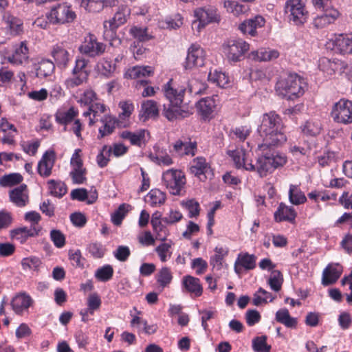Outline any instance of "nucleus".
Wrapping results in <instances>:
<instances>
[{
  "label": "nucleus",
  "mask_w": 352,
  "mask_h": 352,
  "mask_svg": "<svg viewBox=\"0 0 352 352\" xmlns=\"http://www.w3.org/2000/svg\"><path fill=\"white\" fill-rule=\"evenodd\" d=\"M106 45L104 44L98 42L94 35L89 34L85 38L84 43L79 47V50L82 53L94 57L103 54Z\"/></svg>",
  "instance_id": "ddd939ff"
},
{
  "label": "nucleus",
  "mask_w": 352,
  "mask_h": 352,
  "mask_svg": "<svg viewBox=\"0 0 352 352\" xmlns=\"http://www.w3.org/2000/svg\"><path fill=\"white\" fill-rule=\"evenodd\" d=\"M224 7L227 10L234 15L245 13L248 10V8L245 5L239 3L235 1H226Z\"/></svg>",
  "instance_id": "a18cd8bd"
},
{
  "label": "nucleus",
  "mask_w": 352,
  "mask_h": 352,
  "mask_svg": "<svg viewBox=\"0 0 352 352\" xmlns=\"http://www.w3.org/2000/svg\"><path fill=\"white\" fill-rule=\"evenodd\" d=\"M289 199L292 204L300 205L306 202L307 197L297 186L291 185L289 190Z\"/></svg>",
  "instance_id": "f704fd0d"
},
{
  "label": "nucleus",
  "mask_w": 352,
  "mask_h": 352,
  "mask_svg": "<svg viewBox=\"0 0 352 352\" xmlns=\"http://www.w3.org/2000/svg\"><path fill=\"white\" fill-rule=\"evenodd\" d=\"M306 0H287L289 8V23L296 26H302L306 23L309 13L305 9Z\"/></svg>",
  "instance_id": "0eeeda50"
},
{
  "label": "nucleus",
  "mask_w": 352,
  "mask_h": 352,
  "mask_svg": "<svg viewBox=\"0 0 352 352\" xmlns=\"http://www.w3.org/2000/svg\"><path fill=\"white\" fill-rule=\"evenodd\" d=\"M12 221L11 213L5 210L0 211V230L9 228Z\"/></svg>",
  "instance_id": "0e129e2a"
},
{
  "label": "nucleus",
  "mask_w": 352,
  "mask_h": 352,
  "mask_svg": "<svg viewBox=\"0 0 352 352\" xmlns=\"http://www.w3.org/2000/svg\"><path fill=\"white\" fill-rule=\"evenodd\" d=\"M113 275V268L110 265H105L99 267L95 272L96 278L101 282H107Z\"/></svg>",
  "instance_id": "ea45409f"
},
{
  "label": "nucleus",
  "mask_w": 352,
  "mask_h": 352,
  "mask_svg": "<svg viewBox=\"0 0 352 352\" xmlns=\"http://www.w3.org/2000/svg\"><path fill=\"white\" fill-rule=\"evenodd\" d=\"M162 180L170 194L179 195L186 184V178L181 170H168L163 173Z\"/></svg>",
  "instance_id": "6e6552de"
},
{
  "label": "nucleus",
  "mask_w": 352,
  "mask_h": 352,
  "mask_svg": "<svg viewBox=\"0 0 352 352\" xmlns=\"http://www.w3.org/2000/svg\"><path fill=\"white\" fill-rule=\"evenodd\" d=\"M228 153L232 157L236 168L243 167L247 170L254 171L255 166L252 162H248L247 155L243 151H230Z\"/></svg>",
  "instance_id": "4be33fe9"
},
{
  "label": "nucleus",
  "mask_w": 352,
  "mask_h": 352,
  "mask_svg": "<svg viewBox=\"0 0 352 352\" xmlns=\"http://www.w3.org/2000/svg\"><path fill=\"white\" fill-rule=\"evenodd\" d=\"M26 188L27 186L25 184H21L19 187L10 190V201L14 203L18 206H25L28 199V196L25 195L23 194V192L26 190Z\"/></svg>",
  "instance_id": "7c9ffc66"
},
{
  "label": "nucleus",
  "mask_w": 352,
  "mask_h": 352,
  "mask_svg": "<svg viewBox=\"0 0 352 352\" xmlns=\"http://www.w3.org/2000/svg\"><path fill=\"white\" fill-rule=\"evenodd\" d=\"M259 312L255 309H249L245 314L246 322L249 326H253L261 320Z\"/></svg>",
  "instance_id": "e2e57ef3"
},
{
  "label": "nucleus",
  "mask_w": 352,
  "mask_h": 352,
  "mask_svg": "<svg viewBox=\"0 0 352 352\" xmlns=\"http://www.w3.org/2000/svg\"><path fill=\"white\" fill-rule=\"evenodd\" d=\"M323 13L314 19L313 24L316 28H322L333 23L338 16L339 12L335 9L322 10Z\"/></svg>",
  "instance_id": "6ab92c4d"
},
{
  "label": "nucleus",
  "mask_w": 352,
  "mask_h": 352,
  "mask_svg": "<svg viewBox=\"0 0 352 352\" xmlns=\"http://www.w3.org/2000/svg\"><path fill=\"white\" fill-rule=\"evenodd\" d=\"M33 303L32 298L25 294L16 295L12 300V309L16 314H21L22 312L28 309Z\"/></svg>",
  "instance_id": "aec40b11"
},
{
  "label": "nucleus",
  "mask_w": 352,
  "mask_h": 352,
  "mask_svg": "<svg viewBox=\"0 0 352 352\" xmlns=\"http://www.w3.org/2000/svg\"><path fill=\"white\" fill-rule=\"evenodd\" d=\"M50 193L58 197H62L67 192V186L64 182H56L54 179L48 181Z\"/></svg>",
  "instance_id": "79ce46f5"
},
{
  "label": "nucleus",
  "mask_w": 352,
  "mask_h": 352,
  "mask_svg": "<svg viewBox=\"0 0 352 352\" xmlns=\"http://www.w3.org/2000/svg\"><path fill=\"white\" fill-rule=\"evenodd\" d=\"M52 55L58 67H65L69 61L68 52L60 46H56L52 52Z\"/></svg>",
  "instance_id": "72a5a7b5"
},
{
  "label": "nucleus",
  "mask_w": 352,
  "mask_h": 352,
  "mask_svg": "<svg viewBox=\"0 0 352 352\" xmlns=\"http://www.w3.org/2000/svg\"><path fill=\"white\" fill-rule=\"evenodd\" d=\"M112 153V148L111 147L108 148L107 146L104 145L100 152V153L97 155V164L100 168L105 167L109 161V157Z\"/></svg>",
  "instance_id": "5fc2aeb1"
},
{
  "label": "nucleus",
  "mask_w": 352,
  "mask_h": 352,
  "mask_svg": "<svg viewBox=\"0 0 352 352\" xmlns=\"http://www.w3.org/2000/svg\"><path fill=\"white\" fill-rule=\"evenodd\" d=\"M46 16L52 24L64 25L73 23L76 19V14L70 6L59 3L52 7Z\"/></svg>",
  "instance_id": "39448f33"
},
{
  "label": "nucleus",
  "mask_w": 352,
  "mask_h": 352,
  "mask_svg": "<svg viewBox=\"0 0 352 352\" xmlns=\"http://www.w3.org/2000/svg\"><path fill=\"white\" fill-rule=\"evenodd\" d=\"M153 74V69L150 66H135L129 69L125 74L126 76L136 79L142 77L150 76Z\"/></svg>",
  "instance_id": "2f4dec72"
},
{
  "label": "nucleus",
  "mask_w": 352,
  "mask_h": 352,
  "mask_svg": "<svg viewBox=\"0 0 352 352\" xmlns=\"http://www.w3.org/2000/svg\"><path fill=\"white\" fill-rule=\"evenodd\" d=\"M87 250L94 258H102L105 253V249L103 248V245L97 242L89 244Z\"/></svg>",
  "instance_id": "13d9d810"
},
{
  "label": "nucleus",
  "mask_w": 352,
  "mask_h": 352,
  "mask_svg": "<svg viewBox=\"0 0 352 352\" xmlns=\"http://www.w3.org/2000/svg\"><path fill=\"white\" fill-rule=\"evenodd\" d=\"M286 163V157L280 155L278 153L276 155H262L258 157L255 166V170L260 177H265L272 170Z\"/></svg>",
  "instance_id": "423d86ee"
},
{
  "label": "nucleus",
  "mask_w": 352,
  "mask_h": 352,
  "mask_svg": "<svg viewBox=\"0 0 352 352\" xmlns=\"http://www.w3.org/2000/svg\"><path fill=\"white\" fill-rule=\"evenodd\" d=\"M131 14L130 8L126 6H121L114 14V16L109 20L103 23V36L106 41H113L116 37L118 28L127 21V18Z\"/></svg>",
  "instance_id": "7ed1b4c3"
},
{
  "label": "nucleus",
  "mask_w": 352,
  "mask_h": 352,
  "mask_svg": "<svg viewBox=\"0 0 352 352\" xmlns=\"http://www.w3.org/2000/svg\"><path fill=\"white\" fill-rule=\"evenodd\" d=\"M222 48L228 60L236 63L244 58L245 53L250 49V45L241 38H230L223 43Z\"/></svg>",
  "instance_id": "20e7f679"
},
{
  "label": "nucleus",
  "mask_w": 352,
  "mask_h": 352,
  "mask_svg": "<svg viewBox=\"0 0 352 352\" xmlns=\"http://www.w3.org/2000/svg\"><path fill=\"white\" fill-rule=\"evenodd\" d=\"M210 167L208 166L206 162V159L201 157H197L193 160V164L190 167V172L194 174L195 176L199 177L201 180L203 179L201 177V175H204V178H206V173Z\"/></svg>",
  "instance_id": "473e14b6"
},
{
  "label": "nucleus",
  "mask_w": 352,
  "mask_h": 352,
  "mask_svg": "<svg viewBox=\"0 0 352 352\" xmlns=\"http://www.w3.org/2000/svg\"><path fill=\"white\" fill-rule=\"evenodd\" d=\"M87 169L85 168H73L69 175L72 179L73 183L76 184H82L87 180L86 177Z\"/></svg>",
  "instance_id": "09e8293b"
},
{
  "label": "nucleus",
  "mask_w": 352,
  "mask_h": 352,
  "mask_svg": "<svg viewBox=\"0 0 352 352\" xmlns=\"http://www.w3.org/2000/svg\"><path fill=\"white\" fill-rule=\"evenodd\" d=\"M131 34L136 39V43H143L152 39L153 36L148 34L147 28L134 26L130 30Z\"/></svg>",
  "instance_id": "a19ab883"
},
{
  "label": "nucleus",
  "mask_w": 352,
  "mask_h": 352,
  "mask_svg": "<svg viewBox=\"0 0 352 352\" xmlns=\"http://www.w3.org/2000/svg\"><path fill=\"white\" fill-rule=\"evenodd\" d=\"M50 238L54 245L58 248L63 247L65 244V235L59 230H51Z\"/></svg>",
  "instance_id": "bf43d9fd"
},
{
  "label": "nucleus",
  "mask_w": 352,
  "mask_h": 352,
  "mask_svg": "<svg viewBox=\"0 0 352 352\" xmlns=\"http://www.w3.org/2000/svg\"><path fill=\"white\" fill-rule=\"evenodd\" d=\"M194 13L197 19L201 21L204 25H208L210 23H219L221 19L220 15L217 12V9L212 6L198 8L195 10Z\"/></svg>",
  "instance_id": "4468645a"
},
{
  "label": "nucleus",
  "mask_w": 352,
  "mask_h": 352,
  "mask_svg": "<svg viewBox=\"0 0 352 352\" xmlns=\"http://www.w3.org/2000/svg\"><path fill=\"white\" fill-rule=\"evenodd\" d=\"M170 248L171 244L166 243H162L155 248V252L162 262H166L167 257L168 256L170 258L171 256L172 252H170Z\"/></svg>",
  "instance_id": "4d7b16f0"
},
{
  "label": "nucleus",
  "mask_w": 352,
  "mask_h": 352,
  "mask_svg": "<svg viewBox=\"0 0 352 352\" xmlns=\"http://www.w3.org/2000/svg\"><path fill=\"white\" fill-rule=\"evenodd\" d=\"M236 260L239 261L240 265L247 270H253L256 267V257L254 254L241 253L238 255Z\"/></svg>",
  "instance_id": "58836bf2"
},
{
  "label": "nucleus",
  "mask_w": 352,
  "mask_h": 352,
  "mask_svg": "<svg viewBox=\"0 0 352 352\" xmlns=\"http://www.w3.org/2000/svg\"><path fill=\"white\" fill-rule=\"evenodd\" d=\"M87 60L83 58L76 60V65L72 71L73 77L66 80L67 87L74 88L87 80L89 74L87 69Z\"/></svg>",
  "instance_id": "9b49d317"
},
{
  "label": "nucleus",
  "mask_w": 352,
  "mask_h": 352,
  "mask_svg": "<svg viewBox=\"0 0 352 352\" xmlns=\"http://www.w3.org/2000/svg\"><path fill=\"white\" fill-rule=\"evenodd\" d=\"M42 228L41 226L20 227L10 231V236L20 240L21 243H25L29 237H34L39 235Z\"/></svg>",
  "instance_id": "a211bd4d"
},
{
  "label": "nucleus",
  "mask_w": 352,
  "mask_h": 352,
  "mask_svg": "<svg viewBox=\"0 0 352 352\" xmlns=\"http://www.w3.org/2000/svg\"><path fill=\"white\" fill-rule=\"evenodd\" d=\"M152 206H160L164 204L166 196L165 192L159 189H152L147 195Z\"/></svg>",
  "instance_id": "37998d69"
},
{
  "label": "nucleus",
  "mask_w": 352,
  "mask_h": 352,
  "mask_svg": "<svg viewBox=\"0 0 352 352\" xmlns=\"http://www.w3.org/2000/svg\"><path fill=\"white\" fill-rule=\"evenodd\" d=\"M41 264V261L39 258L36 256H31L24 258L21 261V265L23 269L26 270H38L39 266Z\"/></svg>",
  "instance_id": "864d4df0"
},
{
  "label": "nucleus",
  "mask_w": 352,
  "mask_h": 352,
  "mask_svg": "<svg viewBox=\"0 0 352 352\" xmlns=\"http://www.w3.org/2000/svg\"><path fill=\"white\" fill-rule=\"evenodd\" d=\"M204 65V50L198 45L192 44L188 48L184 67L186 69Z\"/></svg>",
  "instance_id": "f8f14e48"
},
{
  "label": "nucleus",
  "mask_w": 352,
  "mask_h": 352,
  "mask_svg": "<svg viewBox=\"0 0 352 352\" xmlns=\"http://www.w3.org/2000/svg\"><path fill=\"white\" fill-rule=\"evenodd\" d=\"M129 206L125 204H121L118 210H116L114 213L111 215V221L116 226H119L122 223L123 219L124 218L126 214L128 212V210L126 209V207Z\"/></svg>",
  "instance_id": "603ef678"
},
{
  "label": "nucleus",
  "mask_w": 352,
  "mask_h": 352,
  "mask_svg": "<svg viewBox=\"0 0 352 352\" xmlns=\"http://www.w3.org/2000/svg\"><path fill=\"white\" fill-rule=\"evenodd\" d=\"M183 287L190 293H193L196 296H200L202 294L203 289L198 278L188 275L183 278Z\"/></svg>",
  "instance_id": "a878e982"
},
{
  "label": "nucleus",
  "mask_w": 352,
  "mask_h": 352,
  "mask_svg": "<svg viewBox=\"0 0 352 352\" xmlns=\"http://www.w3.org/2000/svg\"><path fill=\"white\" fill-rule=\"evenodd\" d=\"M279 53L276 50H267L261 48L251 52L248 58L256 61H269L278 57Z\"/></svg>",
  "instance_id": "5701e85b"
},
{
  "label": "nucleus",
  "mask_w": 352,
  "mask_h": 352,
  "mask_svg": "<svg viewBox=\"0 0 352 352\" xmlns=\"http://www.w3.org/2000/svg\"><path fill=\"white\" fill-rule=\"evenodd\" d=\"M77 115L78 111H76L73 107H72L67 111L57 112L55 117L58 123L66 126L70 123Z\"/></svg>",
  "instance_id": "4c0bfd02"
},
{
  "label": "nucleus",
  "mask_w": 352,
  "mask_h": 352,
  "mask_svg": "<svg viewBox=\"0 0 352 352\" xmlns=\"http://www.w3.org/2000/svg\"><path fill=\"white\" fill-rule=\"evenodd\" d=\"M307 83L305 79L296 73L287 74V101L302 96Z\"/></svg>",
  "instance_id": "9d476101"
},
{
  "label": "nucleus",
  "mask_w": 352,
  "mask_h": 352,
  "mask_svg": "<svg viewBox=\"0 0 352 352\" xmlns=\"http://www.w3.org/2000/svg\"><path fill=\"white\" fill-rule=\"evenodd\" d=\"M302 131L307 135L316 136L320 133L321 124L319 122L307 121L302 126Z\"/></svg>",
  "instance_id": "3c124183"
},
{
  "label": "nucleus",
  "mask_w": 352,
  "mask_h": 352,
  "mask_svg": "<svg viewBox=\"0 0 352 352\" xmlns=\"http://www.w3.org/2000/svg\"><path fill=\"white\" fill-rule=\"evenodd\" d=\"M331 116L336 122L345 124L351 123L352 102L341 99L335 103L331 111Z\"/></svg>",
  "instance_id": "1a4fd4ad"
},
{
  "label": "nucleus",
  "mask_w": 352,
  "mask_h": 352,
  "mask_svg": "<svg viewBox=\"0 0 352 352\" xmlns=\"http://www.w3.org/2000/svg\"><path fill=\"white\" fill-rule=\"evenodd\" d=\"M3 19L10 28L12 34L19 35L23 32V23L20 19L12 15L9 12H6L3 16Z\"/></svg>",
  "instance_id": "cd10ccee"
},
{
  "label": "nucleus",
  "mask_w": 352,
  "mask_h": 352,
  "mask_svg": "<svg viewBox=\"0 0 352 352\" xmlns=\"http://www.w3.org/2000/svg\"><path fill=\"white\" fill-rule=\"evenodd\" d=\"M69 257L70 260L75 263H73L74 265L80 268L84 267V263L82 261H85V259L82 257L81 252L80 250H77L74 252H73L72 250H69Z\"/></svg>",
  "instance_id": "338daca9"
},
{
  "label": "nucleus",
  "mask_w": 352,
  "mask_h": 352,
  "mask_svg": "<svg viewBox=\"0 0 352 352\" xmlns=\"http://www.w3.org/2000/svg\"><path fill=\"white\" fill-rule=\"evenodd\" d=\"M283 283V274L278 270H272L268 280V283L272 289L278 292Z\"/></svg>",
  "instance_id": "c03bdc74"
},
{
  "label": "nucleus",
  "mask_w": 352,
  "mask_h": 352,
  "mask_svg": "<svg viewBox=\"0 0 352 352\" xmlns=\"http://www.w3.org/2000/svg\"><path fill=\"white\" fill-rule=\"evenodd\" d=\"M29 50L24 42L16 47L12 56L9 57V60L16 65H20L27 61L29 56Z\"/></svg>",
  "instance_id": "bb28decb"
},
{
  "label": "nucleus",
  "mask_w": 352,
  "mask_h": 352,
  "mask_svg": "<svg viewBox=\"0 0 352 352\" xmlns=\"http://www.w3.org/2000/svg\"><path fill=\"white\" fill-rule=\"evenodd\" d=\"M101 305V300L100 296L94 293L89 295L87 298V311H89L90 314H94V311L98 309Z\"/></svg>",
  "instance_id": "6e6d98bb"
},
{
  "label": "nucleus",
  "mask_w": 352,
  "mask_h": 352,
  "mask_svg": "<svg viewBox=\"0 0 352 352\" xmlns=\"http://www.w3.org/2000/svg\"><path fill=\"white\" fill-rule=\"evenodd\" d=\"M173 149L179 155L194 156L197 151V142L178 140L173 144Z\"/></svg>",
  "instance_id": "b1692460"
},
{
  "label": "nucleus",
  "mask_w": 352,
  "mask_h": 352,
  "mask_svg": "<svg viewBox=\"0 0 352 352\" xmlns=\"http://www.w3.org/2000/svg\"><path fill=\"white\" fill-rule=\"evenodd\" d=\"M54 164V152L46 151L38 163V173L43 177H47L52 174Z\"/></svg>",
  "instance_id": "f3484780"
},
{
  "label": "nucleus",
  "mask_w": 352,
  "mask_h": 352,
  "mask_svg": "<svg viewBox=\"0 0 352 352\" xmlns=\"http://www.w3.org/2000/svg\"><path fill=\"white\" fill-rule=\"evenodd\" d=\"M54 63L47 59H43L39 63L36 69V76L38 77H47L50 76L54 71Z\"/></svg>",
  "instance_id": "c9c22d12"
},
{
  "label": "nucleus",
  "mask_w": 352,
  "mask_h": 352,
  "mask_svg": "<svg viewBox=\"0 0 352 352\" xmlns=\"http://www.w3.org/2000/svg\"><path fill=\"white\" fill-rule=\"evenodd\" d=\"M258 132L263 138L261 147L280 146L286 142L285 128L280 117L274 111L265 113Z\"/></svg>",
  "instance_id": "f257e3e1"
},
{
  "label": "nucleus",
  "mask_w": 352,
  "mask_h": 352,
  "mask_svg": "<svg viewBox=\"0 0 352 352\" xmlns=\"http://www.w3.org/2000/svg\"><path fill=\"white\" fill-rule=\"evenodd\" d=\"M184 205L189 212V217H195L199 214V204L195 199L188 200Z\"/></svg>",
  "instance_id": "680f3d73"
},
{
  "label": "nucleus",
  "mask_w": 352,
  "mask_h": 352,
  "mask_svg": "<svg viewBox=\"0 0 352 352\" xmlns=\"http://www.w3.org/2000/svg\"><path fill=\"white\" fill-rule=\"evenodd\" d=\"M172 79L165 85V96L169 100L170 103L164 105V116L170 121L178 119L179 118H185L189 115L188 110L182 109L188 104L184 99V95L186 89L184 87H178L173 88L170 87Z\"/></svg>",
  "instance_id": "f03ea898"
},
{
  "label": "nucleus",
  "mask_w": 352,
  "mask_h": 352,
  "mask_svg": "<svg viewBox=\"0 0 352 352\" xmlns=\"http://www.w3.org/2000/svg\"><path fill=\"white\" fill-rule=\"evenodd\" d=\"M82 5L90 12H99L104 7L116 6L115 0H82Z\"/></svg>",
  "instance_id": "412c9836"
},
{
  "label": "nucleus",
  "mask_w": 352,
  "mask_h": 352,
  "mask_svg": "<svg viewBox=\"0 0 352 352\" xmlns=\"http://www.w3.org/2000/svg\"><path fill=\"white\" fill-rule=\"evenodd\" d=\"M336 159V153L332 151H327L323 155L318 157L319 164L324 167L329 165L331 162H334Z\"/></svg>",
  "instance_id": "774afa93"
},
{
  "label": "nucleus",
  "mask_w": 352,
  "mask_h": 352,
  "mask_svg": "<svg viewBox=\"0 0 352 352\" xmlns=\"http://www.w3.org/2000/svg\"><path fill=\"white\" fill-rule=\"evenodd\" d=\"M334 50L340 54H351L352 51V38L343 34L339 35L334 41Z\"/></svg>",
  "instance_id": "c756f323"
},
{
  "label": "nucleus",
  "mask_w": 352,
  "mask_h": 352,
  "mask_svg": "<svg viewBox=\"0 0 352 352\" xmlns=\"http://www.w3.org/2000/svg\"><path fill=\"white\" fill-rule=\"evenodd\" d=\"M131 254L129 247L124 245H120L116 250L113 252L115 258L121 262H125L129 258Z\"/></svg>",
  "instance_id": "052dcab7"
},
{
  "label": "nucleus",
  "mask_w": 352,
  "mask_h": 352,
  "mask_svg": "<svg viewBox=\"0 0 352 352\" xmlns=\"http://www.w3.org/2000/svg\"><path fill=\"white\" fill-rule=\"evenodd\" d=\"M265 23V19L261 15H256L240 23L239 30L243 34H249L252 36H255L257 35L256 30L264 26Z\"/></svg>",
  "instance_id": "2eb2a0df"
},
{
  "label": "nucleus",
  "mask_w": 352,
  "mask_h": 352,
  "mask_svg": "<svg viewBox=\"0 0 352 352\" xmlns=\"http://www.w3.org/2000/svg\"><path fill=\"white\" fill-rule=\"evenodd\" d=\"M342 273V267L338 263H330L323 270L322 284L328 286L335 283Z\"/></svg>",
  "instance_id": "dca6fc26"
},
{
  "label": "nucleus",
  "mask_w": 352,
  "mask_h": 352,
  "mask_svg": "<svg viewBox=\"0 0 352 352\" xmlns=\"http://www.w3.org/2000/svg\"><path fill=\"white\" fill-rule=\"evenodd\" d=\"M157 282L164 288L172 280L173 276L169 268L162 267L156 276Z\"/></svg>",
  "instance_id": "de8ad7c7"
},
{
  "label": "nucleus",
  "mask_w": 352,
  "mask_h": 352,
  "mask_svg": "<svg viewBox=\"0 0 352 352\" xmlns=\"http://www.w3.org/2000/svg\"><path fill=\"white\" fill-rule=\"evenodd\" d=\"M214 107V100L210 97L202 98L197 102V108L204 119L210 117L213 112Z\"/></svg>",
  "instance_id": "c85d7f7f"
},
{
  "label": "nucleus",
  "mask_w": 352,
  "mask_h": 352,
  "mask_svg": "<svg viewBox=\"0 0 352 352\" xmlns=\"http://www.w3.org/2000/svg\"><path fill=\"white\" fill-rule=\"evenodd\" d=\"M142 112L140 114L143 121H146L150 118H155L159 116V109L157 102L153 100H147L142 104Z\"/></svg>",
  "instance_id": "393cba45"
},
{
  "label": "nucleus",
  "mask_w": 352,
  "mask_h": 352,
  "mask_svg": "<svg viewBox=\"0 0 352 352\" xmlns=\"http://www.w3.org/2000/svg\"><path fill=\"white\" fill-rule=\"evenodd\" d=\"M116 120L112 121L111 120L107 121L102 127L99 129L98 138H102L106 135L111 134L115 129Z\"/></svg>",
  "instance_id": "69168bd1"
},
{
  "label": "nucleus",
  "mask_w": 352,
  "mask_h": 352,
  "mask_svg": "<svg viewBox=\"0 0 352 352\" xmlns=\"http://www.w3.org/2000/svg\"><path fill=\"white\" fill-rule=\"evenodd\" d=\"M23 177L19 173H11L5 175L1 178L0 184L2 186H12L21 183Z\"/></svg>",
  "instance_id": "8fccbe9b"
},
{
  "label": "nucleus",
  "mask_w": 352,
  "mask_h": 352,
  "mask_svg": "<svg viewBox=\"0 0 352 352\" xmlns=\"http://www.w3.org/2000/svg\"><path fill=\"white\" fill-rule=\"evenodd\" d=\"M252 348L256 352H270L271 346L267 344V336H261L252 340Z\"/></svg>",
  "instance_id": "49530a36"
},
{
  "label": "nucleus",
  "mask_w": 352,
  "mask_h": 352,
  "mask_svg": "<svg viewBox=\"0 0 352 352\" xmlns=\"http://www.w3.org/2000/svg\"><path fill=\"white\" fill-rule=\"evenodd\" d=\"M208 80L220 87H225L229 83L228 76L224 73L217 72V70L214 72L210 71L208 75Z\"/></svg>",
  "instance_id": "e433bc0d"
}]
</instances>
